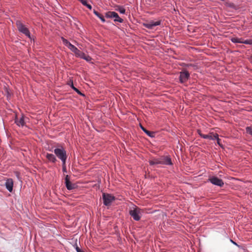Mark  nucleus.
I'll use <instances>...</instances> for the list:
<instances>
[{
	"mask_svg": "<svg viewBox=\"0 0 252 252\" xmlns=\"http://www.w3.org/2000/svg\"><path fill=\"white\" fill-rule=\"evenodd\" d=\"M208 180L213 185L218 186L219 187H222L224 183L221 179L218 178L217 177H212L209 178Z\"/></svg>",
	"mask_w": 252,
	"mask_h": 252,
	"instance_id": "4",
	"label": "nucleus"
},
{
	"mask_svg": "<svg viewBox=\"0 0 252 252\" xmlns=\"http://www.w3.org/2000/svg\"><path fill=\"white\" fill-rule=\"evenodd\" d=\"M160 164L171 165L173 164L171 158L168 156L159 157Z\"/></svg>",
	"mask_w": 252,
	"mask_h": 252,
	"instance_id": "6",
	"label": "nucleus"
},
{
	"mask_svg": "<svg viewBox=\"0 0 252 252\" xmlns=\"http://www.w3.org/2000/svg\"><path fill=\"white\" fill-rule=\"evenodd\" d=\"M46 158L48 159L49 161L53 163H55L57 161V159L55 156L52 154L47 153L46 155Z\"/></svg>",
	"mask_w": 252,
	"mask_h": 252,
	"instance_id": "12",
	"label": "nucleus"
},
{
	"mask_svg": "<svg viewBox=\"0 0 252 252\" xmlns=\"http://www.w3.org/2000/svg\"><path fill=\"white\" fill-rule=\"evenodd\" d=\"M16 25L18 30L25 35L30 37V32L27 28L20 21L16 22Z\"/></svg>",
	"mask_w": 252,
	"mask_h": 252,
	"instance_id": "3",
	"label": "nucleus"
},
{
	"mask_svg": "<svg viewBox=\"0 0 252 252\" xmlns=\"http://www.w3.org/2000/svg\"><path fill=\"white\" fill-rule=\"evenodd\" d=\"M141 129L145 132V131H147V129L144 128L143 126H141Z\"/></svg>",
	"mask_w": 252,
	"mask_h": 252,
	"instance_id": "32",
	"label": "nucleus"
},
{
	"mask_svg": "<svg viewBox=\"0 0 252 252\" xmlns=\"http://www.w3.org/2000/svg\"><path fill=\"white\" fill-rule=\"evenodd\" d=\"M243 43L245 44L252 45V39L244 40Z\"/></svg>",
	"mask_w": 252,
	"mask_h": 252,
	"instance_id": "26",
	"label": "nucleus"
},
{
	"mask_svg": "<svg viewBox=\"0 0 252 252\" xmlns=\"http://www.w3.org/2000/svg\"><path fill=\"white\" fill-rule=\"evenodd\" d=\"M149 163L151 165L160 164L159 157L158 158H154L149 160Z\"/></svg>",
	"mask_w": 252,
	"mask_h": 252,
	"instance_id": "13",
	"label": "nucleus"
},
{
	"mask_svg": "<svg viewBox=\"0 0 252 252\" xmlns=\"http://www.w3.org/2000/svg\"><path fill=\"white\" fill-rule=\"evenodd\" d=\"M160 21H151L147 23H144L143 26L149 29H153L154 27L158 26L160 24Z\"/></svg>",
	"mask_w": 252,
	"mask_h": 252,
	"instance_id": "7",
	"label": "nucleus"
},
{
	"mask_svg": "<svg viewBox=\"0 0 252 252\" xmlns=\"http://www.w3.org/2000/svg\"><path fill=\"white\" fill-rule=\"evenodd\" d=\"M67 47L73 53H74L75 51H77V48L72 44L69 45Z\"/></svg>",
	"mask_w": 252,
	"mask_h": 252,
	"instance_id": "21",
	"label": "nucleus"
},
{
	"mask_svg": "<svg viewBox=\"0 0 252 252\" xmlns=\"http://www.w3.org/2000/svg\"><path fill=\"white\" fill-rule=\"evenodd\" d=\"M114 199V197L108 194H103V203L106 206H109L112 201Z\"/></svg>",
	"mask_w": 252,
	"mask_h": 252,
	"instance_id": "5",
	"label": "nucleus"
},
{
	"mask_svg": "<svg viewBox=\"0 0 252 252\" xmlns=\"http://www.w3.org/2000/svg\"><path fill=\"white\" fill-rule=\"evenodd\" d=\"M114 21L119 23H123L124 21L123 19L120 18L116 12H115V16H114Z\"/></svg>",
	"mask_w": 252,
	"mask_h": 252,
	"instance_id": "17",
	"label": "nucleus"
},
{
	"mask_svg": "<svg viewBox=\"0 0 252 252\" xmlns=\"http://www.w3.org/2000/svg\"><path fill=\"white\" fill-rule=\"evenodd\" d=\"M15 123L18 126H23L25 125V121H24V117L22 116L19 119L18 118H16L15 121Z\"/></svg>",
	"mask_w": 252,
	"mask_h": 252,
	"instance_id": "11",
	"label": "nucleus"
},
{
	"mask_svg": "<svg viewBox=\"0 0 252 252\" xmlns=\"http://www.w3.org/2000/svg\"><path fill=\"white\" fill-rule=\"evenodd\" d=\"M74 53L75 54L76 57L81 58V57L82 55L83 52H81V51H80L79 50H78L77 49V51H75Z\"/></svg>",
	"mask_w": 252,
	"mask_h": 252,
	"instance_id": "22",
	"label": "nucleus"
},
{
	"mask_svg": "<svg viewBox=\"0 0 252 252\" xmlns=\"http://www.w3.org/2000/svg\"><path fill=\"white\" fill-rule=\"evenodd\" d=\"M231 41L233 43H243L244 40L242 38L233 37L231 38Z\"/></svg>",
	"mask_w": 252,
	"mask_h": 252,
	"instance_id": "16",
	"label": "nucleus"
},
{
	"mask_svg": "<svg viewBox=\"0 0 252 252\" xmlns=\"http://www.w3.org/2000/svg\"><path fill=\"white\" fill-rule=\"evenodd\" d=\"M145 133L150 137H153L154 136L155 133L154 132L147 130V131H145Z\"/></svg>",
	"mask_w": 252,
	"mask_h": 252,
	"instance_id": "25",
	"label": "nucleus"
},
{
	"mask_svg": "<svg viewBox=\"0 0 252 252\" xmlns=\"http://www.w3.org/2000/svg\"><path fill=\"white\" fill-rule=\"evenodd\" d=\"M65 186L67 189L72 190L75 188V185L72 184L70 181V178L68 175H66L65 178Z\"/></svg>",
	"mask_w": 252,
	"mask_h": 252,
	"instance_id": "9",
	"label": "nucleus"
},
{
	"mask_svg": "<svg viewBox=\"0 0 252 252\" xmlns=\"http://www.w3.org/2000/svg\"><path fill=\"white\" fill-rule=\"evenodd\" d=\"M5 186L9 192H12L13 187V181L12 179L9 178L6 180Z\"/></svg>",
	"mask_w": 252,
	"mask_h": 252,
	"instance_id": "10",
	"label": "nucleus"
},
{
	"mask_svg": "<svg viewBox=\"0 0 252 252\" xmlns=\"http://www.w3.org/2000/svg\"><path fill=\"white\" fill-rule=\"evenodd\" d=\"M129 213L135 220L138 221L141 219L142 211L140 208L135 207L130 210Z\"/></svg>",
	"mask_w": 252,
	"mask_h": 252,
	"instance_id": "2",
	"label": "nucleus"
},
{
	"mask_svg": "<svg viewBox=\"0 0 252 252\" xmlns=\"http://www.w3.org/2000/svg\"><path fill=\"white\" fill-rule=\"evenodd\" d=\"M94 13L98 17L100 20L101 21L103 22V23H104L105 22V20L104 18V17L101 15L98 12L96 11V10H94Z\"/></svg>",
	"mask_w": 252,
	"mask_h": 252,
	"instance_id": "15",
	"label": "nucleus"
},
{
	"mask_svg": "<svg viewBox=\"0 0 252 252\" xmlns=\"http://www.w3.org/2000/svg\"><path fill=\"white\" fill-rule=\"evenodd\" d=\"M251 59H252V56L251 57Z\"/></svg>",
	"mask_w": 252,
	"mask_h": 252,
	"instance_id": "35",
	"label": "nucleus"
},
{
	"mask_svg": "<svg viewBox=\"0 0 252 252\" xmlns=\"http://www.w3.org/2000/svg\"><path fill=\"white\" fill-rule=\"evenodd\" d=\"M189 77V73L187 71H184L180 72V81L183 83L186 82Z\"/></svg>",
	"mask_w": 252,
	"mask_h": 252,
	"instance_id": "8",
	"label": "nucleus"
},
{
	"mask_svg": "<svg viewBox=\"0 0 252 252\" xmlns=\"http://www.w3.org/2000/svg\"><path fill=\"white\" fill-rule=\"evenodd\" d=\"M85 6H87L90 9H92V6L89 4L87 3V5H86Z\"/></svg>",
	"mask_w": 252,
	"mask_h": 252,
	"instance_id": "31",
	"label": "nucleus"
},
{
	"mask_svg": "<svg viewBox=\"0 0 252 252\" xmlns=\"http://www.w3.org/2000/svg\"><path fill=\"white\" fill-rule=\"evenodd\" d=\"M71 88L76 92H77L78 94H82V93L79 91V90L77 89L76 88H75V87H74L73 86V83L72 82L71 83Z\"/></svg>",
	"mask_w": 252,
	"mask_h": 252,
	"instance_id": "27",
	"label": "nucleus"
},
{
	"mask_svg": "<svg viewBox=\"0 0 252 252\" xmlns=\"http://www.w3.org/2000/svg\"><path fill=\"white\" fill-rule=\"evenodd\" d=\"M80 58L83 59L87 62H90L92 60V58L90 56L85 54L84 53H83Z\"/></svg>",
	"mask_w": 252,
	"mask_h": 252,
	"instance_id": "19",
	"label": "nucleus"
},
{
	"mask_svg": "<svg viewBox=\"0 0 252 252\" xmlns=\"http://www.w3.org/2000/svg\"><path fill=\"white\" fill-rule=\"evenodd\" d=\"M54 152L56 156L60 158L62 162L63 166L65 165V161L67 158L66 151L63 148H56Z\"/></svg>",
	"mask_w": 252,
	"mask_h": 252,
	"instance_id": "1",
	"label": "nucleus"
},
{
	"mask_svg": "<svg viewBox=\"0 0 252 252\" xmlns=\"http://www.w3.org/2000/svg\"><path fill=\"white\" fill-rule=\"evenodd\" d=\"M246 131L247 134L252 136V126H247L246 127Z\"/></svg>",
	"mask_w": 252,
	"mask_h": 252,
	"instance_id": "20",
	"label": "nucleus"
},
{
	"mask_svg": "<svg viewBox=\"0 0 252 252\" xmlns=\"http://www.w3.org/2000/svg\"><path fill=\"white\" fill-rule=\"evenodd\" d=\"M79 1H80L82 4L84 5H86L87 4V2L86 0H78Z\"/></svg>",
	"mask_w": 252,
	"mask_h": 252,
	"instance_id": "29",
	"label": "nucleus"
},
{
	"mask_svg": "<svg viewBox=\"0 0 252 252\" xmlns=\"http://www.w3.org/2000/svg\"><path fill=\"white\" fill-rule=\"evenodd\" d=\"M198 132V133L199 134V135L200 136V134H203L201 132V131L200 130H198L197 131Z\"/></svg>",
	"mask_w": 252,
	"mask_h": 252,
	"instance_id": "33",
	"label": "nucleus"
},
{
	"mask_svg": "<svg viewBox=\"0 0 252 252\" xmlns=\"http://www.w3.org/2000/svg\"><path fill=\"white\" fill-rule=\"evenodd\" d=\"M115 14L114 11H108L105 13V17L107 18H114Z\"/></svg>",
	"mask_w": 252,
	"mask_h": 252,
	"instance_id": "18",
	"label": "nucleus"
},
{
	"mask_svg": "<svg viewBox=\"0 0 252 252\" xmlns=\"http://www.w3.org/2000/svg\"><path fill=\"white\" fill-rule=\"evenodd\" d=\"M75 249H76L77 252H84L78 246L76 247Z\"/></svg>",
	"mask_w": 252,
	"mask_h": 252,
	"instance_id": "30",
	"label": "nucleus"
},
{
	"mask_svg": "<svg viewBox=\"0 0 252 252\" xmlns=\"http://www.w3.org/2000/svg\"><path fill=\"white\" fill-rule=\"evenodd\" d=\"M62 39L63 44L67 47H68L69 45L71 44L67 40H66L63 37H62Z\"/></svg>",
	"mask_w": 252,
	"mask_h": 252,
	"instance_id": "24",
	"label": "nucleus"
},
{
	"mask_svg": "<svg viewBox=\"0 0 252 252\" xmlns=\"http://www.w3.org/2000/svg\"><path fill=\"white\" fill-rule=\"evenodd\" d=\"M116 10L119 11L122 14H125L126 12L125 9L121 6H119L118 8L116 9Z\"/></svg>",
	"mask_w": 252,
	"mask_h": 252,
	"instance_id": "23",
	"label": "nucleus"
},
{
	"mask_svg": "<svg viewBox=\"0 0 252 252\" xmlns=\"http://www.w3.org/2000/svg\"><path fill=\"white\" fill-rule=\"evenodd\" d=\"M214 135L213 133H211L210 134H200V136L204 139H214Z\"/></svg>",
	"mask_w": 252,
	"mask_h": 252,
	"instance_id": "14",
	"label": "nucleus"
},
{
	"mask_svg": "<svg viewBox=\"0 0 252 252\" xmlns=\"http://www.w3.org/2000/svg\"><path fill=\"white\" fill-rule=\"evenodd\" d=\"M214 139H217L218 144L220 145V139L219 138V135L218 134L216 133V134H215V135H214Z\"/></svg>",
	"mask_w": 252,
	"mask_h": 252,
	"instance_id": "28",
	"label": "nucleus"
},
{
	"mask_svg": "<svg viewBox=\"0 0 252 252\" xmlns=\"http://www.w3.org/2000/svg\"><path fill=\"white\" fill-rule=\"evenodd\" d=\"M63 170H65V165L63 166Z\"/></svg>",
	"mask_w": 252,
	"mask_h": 252,
	"instance_id": "34",
	"label": "nucleus"
}]
</instances>
